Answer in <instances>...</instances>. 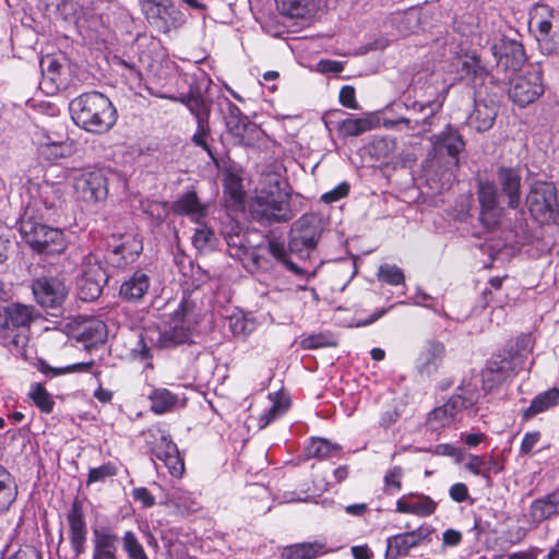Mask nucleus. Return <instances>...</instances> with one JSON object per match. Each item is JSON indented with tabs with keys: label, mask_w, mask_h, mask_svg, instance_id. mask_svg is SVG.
I'll return each mask as SVG.
<instances>
[{
	"label": "nucleus",
	"mask_w": 559,
	"mask_h": 559,
	"mask_svg": "<svg viewBox=\"0 0 559 559\" xmlns=\"http://www.w3.org/2000/svg\"><path fill=\"white\" fill-rule=\"evenodd\" d=\"M157 80L165 82L159 87L147 86L151 95L179 102L188 109L193 105H202L211 102L206 94L212 85V79L202 69L197 68L193 72H179L177 68H166L157 73Z\"/></svg>",
	"instance_id": "obj_1"
},
{
	"label": "nucleus",
	"mask_w": 559,
	"mask_h": 559,
	"mask_svg": "<svg viewBox=\"0 0 559 559\" xmlns=\"http://www.w3.org/2000/svg\"><path fill=\"white\" fill-rule=\"evenodd\" d=\"M69 111L79 128L95 134L107 133L118 119L117 109L111 100L96 91L73 98L69 104Z\"/></svg>",
	"instance_id": "obj_2"
},
{
	"label": "nucleus",
	"mask_w": 559,
	"mask_h": 559,
	"mask_svg": "<svg viewBox=\"0 0 559 559\" xmlns=\"http://www.w3.org/2000/svg\"><path fill=\"white\" fill-rule=\"evenodd\" d=\"M319 237L320 228L316 217L311 214H305L294 224L288 249L283 241L271 238L267 240V250L288 271L298 277H302L306 272L290 260V253L298 252L301 255L306 251L308 254L309 251L316 248Z\"/></svg>",
	"instance_id": "obj_3"
},
{
	"label": "nucleus",
	"mask_w": 559,
	"mask_h": 559,
	"mask_svg": "<svg viewBox=\"0 0 559 559\" xmlns=\"http://www.w3.org/2000/svg\"><path fill=\"white\" fill-rule=\"evenodd\" d=\"M531 353L530 340L521 337L502 354L493 356L481 372L483 390L491 392L526 367Z\"/></svg>",
	"instance_id": "obj_4"
},
{
	"label": "nucleus",
	"mask_w": 559,
	"mask_h": 559,
	"mask_svg": "<svg viewBox=\"0 0 559 559\" xmlns=\"http://www.w3.org/2000/svg\"><path fill=\"white\" fill-rule=\"evenodd\" d=\"M44 219L33 216V210H24L20 217L19 230L22 239L37 253L60 254L67 248L64 233L43 223Z\"/></svg>",
	"instance_id": "obj_5"
},
{
	"label": "nucleus",
	"mask_w": 559,
	"mask_h": 559,
	"mask_svg": "<svg viewBox=\"0 0 559 559\" xmlns=\"http://www.w3.org/2000/svg\"><path fill=\"white\" fill-rule=\"evenodd\" d=\"M142 437L157 471L165 467L173 477L180 478L185 462L170 433L159 425L142 431Z\"/></svg>",
	"instance_id": "obj_6"
},
{
	"label": "nucleus",
	"mask_w": 559,
	"mask_h": 559,
	"mask_svg": "<svg viewBox=\"0 0 559 559\" xmlns=\"http://www.w3.org/2000/svg\"><path fill=\"white\" fill-rule=\"evenodd\" d=\"M281 182L274 179L267 187L262 188L251 204V214L263 225L287 223L295 216L288 194L283 191Z\"/></svg>",
	"instance_id": "obj_7"
},
{
	"label": "nucleus",
	"mask_w": 559,
	"mask_h": 559,
	"mask_svg": "<svg viewBox=\"0 0 559 559\" xmlns=\"http://www.w3.org/2000/svg\"><path fill=\"white\" fill-rule=\"evenodd\" d=\"M36 309L31 305L12 302L7 306L0 305V336L2 344L11 353L22 354L27 340L16 332L21 328H29L37 318Z\"/></svg>",
	"instance_id": "obj_8"
},
{
	"label": "nucleus",
	"mask_w": 559,
	"mask_h": 559,
	"mask_svg": "<svg viewBox=\"0 0 559 559\" xmlns=\"http://www.w3.org/2000/svg\"><path fill=\"white\" fill-rule=\"evenodd\" d=\"M480 393L477 383L463 382L456 392L441 406L435 407L428 415L427 426L432 431H439L451 426L464 409L474 406L479 400Z\"/></svg>",
	"instance_id": "obj_9"
},
{
	"label": "nucleus",
	"mask_w": 559,
	"mask_h": 559,
	"mask_svg": "<svg viewBox=\"0 0 559 559\" xmlns=\"http://www.w3.org/2000/svg\"><path fill=\"white\" fill-rule=\"evenodd\" d=\"M163 330L154 331L156 334V347L173 348L192 341V332L197 321L193 317L191 305L181 300L178 307L168 316Z\"/></svg>",
	"instance_id": "obj_10"
},
{
	"label": "nucleus",
	"mask_w": 559,
	"mask_h": 559,
	"mask_svg": "<svg viewBox=\"0 0 559 559\" xmlns=\"http://www.w3.org/2000/svg\"><path fill=\"white\" fill-rule=\"evenodd\" d=\"M528 25L539 51L545 56H558L559 13L547 4L537 3L530 11Z\"/></svg>",
	"instance_id": "obj_11"
},
{
	"label": "nucleus",
	"mask_w": 559,
	"mask_h": 559,
	"mask_svg": "<svg viewBox=\"0 0 559 559\" xmlns=\"http://www.w3.org/2000/svg\"><path fill=\"white\" fill-rule=\"evenodd\" d=\"M526 205L531 215L542 224L556 222L559 217L557 188L552 182L536 181L531 185L526 195Z\"/></svg>",
	"instance_id": "obj_12"
},
{
	"label": "nucleus",
	"mask_w": 559,
	"mask_h": 559,
	"mask_svg": "<svg viewBox=\"0 0 559 559\" xmlns=\"http://www.w3.org/2000/svg\"><path fill=\"white\" fill-rule=\"evenodd\" d=\"M545 92L540 62L531 64L527 71L510 81L508 96L510 100L525 108L537 100Z\"/></svg>",
	"instance_id": "obj_13"
},
{
	"label": "nucleus",
	"mask_w": 559,
	"mask_h": 559,
	"mask_svg": "<svg viewBox=\"0 0 559 559\" xmlns=\"http://www.w3.org/2000/svg\"><path fill=\"white\" fill-rule=\"evenodd\" d=\"M140 5L148 23L164 34L178 29L186 23V15L173 0H140Z\"/></svg>",
	"instance_id": "obj_14"
},
{
	"label": "nucleus",
	"mask_w": 559,
	"mask_h": 559,
	"mask_svg": "<svg viewBox=\"0 0 559 559\" xmlns=\"http://www.w3.org/2000/svg\"><path fill=\"white\" fill-rule=\"evenodd\" d=\"M445 97L447 90L444 88L442 92H438L432 99L427 98L406 104L411 116L401 118L397 122L405 123L412 129L419 127L418 133L430 131L436 122V115L443 107Z\"/></svg>",
	"instance_id": "obj_15"
},
{
	"label": "nucleus",
	"mask_w": 559,
	"mask_h": 559,
	"mask_svg": "<svg viewBox=\"0 0 559 559\" xmlns=\"http://www.w3.org/2000/svg\"><path fill=\"white\" fill-rule=\"evenodd\" d=\"M73 188L76 197L86 203L95 204L103 202L108 197L106 171L94 169L81 173L74 177Z\"/></svg>",
	"instance_id": "obj_16"
},
{
	"label": "nucleus",
	"mask_w": 559,
	"mask_h": 559,
	"mask_svg": "<svg viewBox=\"0 0 559 559\" xmlns=\"http://www.w3.org/2000/svg\"><path fill=\"white\" fill-rule=\"evenodd\" d=\"M490 50L496 59L497 69L504 72L514 73L521 70L527 60L522 43L504 36L495 41Z\"/></svg>",
	"instance_id": "obj_17"
},
{
	"label": "nucleus",
	"mask_w": 559,
	"mask_h": 559,
	"mask_svg": "<svg viewBox=\"0 0 559 559\" xmlns=\"http://www.w3.org/2000/svg\"><path fill=\"white\" fill-rule=\"evenodd\" d=\"M32 292L37 304L46 309H58L66 300L68 290L57 276H40L32 282Z\"/></svg>",
	"instance_id": "obj_18"
},
{
	"label": "nucleus",
	"mask_w": 559,
	"mask_h": 559,
	"mask_svg": "<svg viewBox=\"0 0 559 559\" xmlns=\"http://www.w3.org/2000/svg\"><path fill=\"white\" fill-rule=\"evenodd\" d=\"M62 193L59 186L44 182L37 189L24 210H33V216L40 219L50 218L62 206Z\"/></svg>",
	"instance_id": "obj_19"
},
{
	"label": "nucleus",
	"mask_w": 559,
	"mask_h": 559,
	"mask_svg": "<svg viewBox=\"0 0 559 559\" xmlns=\"http://www.w3.org/2000/svg\"><path fill=\"white\" fill-rule=\"evenodd\" d=\"M433 528L430 525H421L418 528L396 534L386 538L385 557L397 559L406 556L412 548H415L426 540H430Z\"/></svg>",
	"instance_id": "obj_20"
},
{
	"label": "nucleus",
	"mask_w": 559,
	"mask_h": 559,
	"mask_svg": "<svg viewBox=\"0 0 559 559\" xmlns=\"http://www.w3.org/2000/svg\"><path fill=\"white\" fill-rule=\"evenodd\" d=\"M477 195L481 209V222L488 227L497 225L502 213L499 202L500 193L497 185L488 180L480 181Z\"/></svg>",
	"instance_id": "obj_21"
},
{
	"label": "nucleus",
	"mask_w": 559,
	"mask_h": 559,
	"mask_svg": "<svg viewBox=\"0 0 559 559\" xmlns=\"http://www.w3.org/2000/svg\"><path fill=\"white\" fill-rule=\"evenodd\" d=\"M67 521L69 524V539L72 551L78 558L84 554L86 549L87 539V524L84 516L82 503L74 500L68 514Z\"/></svg>",
	"instance_id": "obj_22"
},
{
	"label": "nucleus",
	"mask_w": 559,
	"mask_h": 559,
	"mask_svg": "<svg viewBox=\"0 0 559 559\" xmlns=\"http://www.w3.org/2000/svg\"><path fill=\"white\" fill-rule=\"evenodd\" d=\"M497 181L501 194L508 200V206L512 210L520 207L522 202V175L515 167L500 166L497 170Z\"/></svg>",
	"instance_id": "obj_23"
},
{
	"label": "nucleus",
	"mask_w": 559,
	"mask_h": 559,
	"mask_svg": "<svg viewBox=\"0 0 559 559\" xmlns=\"http://www.w3.org/2000/svg\"><path fill=\"white\" fill-rule=\"evenodd\" d=\"M431 142L436 154H447L454 159L455 166H459V155L465 150V141L457 128L447 124L441 132L431 138Z\"/></svg>",
	"instance_id": "obj_24"
},
{
	"label": "nucleus",
	"mask_w": 559,
	"mask_h": 559,
	"mask_svg": "<svg viewBox=\"0 0 559 559\" xmlns=\"http://www.w3.org/2000/svg\"><path fill=\"white\" fill-rule=\"evenodd\" d=\"M223 235L227 245V252L231 258L242 260L249 257L257 266H261L260 257L255 254L254 246L238 225L230 226V229L224 230Z\"/></svg>",
	"instance_id": "obj_25"
},
{
	"label": "nucleus",
	"mask_w": 559,
	"mask_h": 559,
	"mask_svg": "<svg viewBox=\"0 0 559 559\" xmlns=\"http://www.w3.org/2000/svg\"><path fill=\"white\" fill-rule=\"evenodd\" d=\"M559 515V487L532 501L527 512V521L538 526L545 521Z\"/></svg>",
	"instance_id": "obj_26"
},
{
	"label": "nucleus",
	"mask_w": 559,
	"mask_h": 559,
	"mask_svg": "<svg viewBox=\"0 0 559 559\" xmlns=\"http://www.w3.org/2000/svg\"><path fill=\"white\" fill-rule=\"evenodd\" d=\"M445 356V347L442 342L428 340L416 360V368L421 376L431 377L441 366Z\"/></svg>",
	"instance_id": "obj_27"
},
{
	"label": "nucleus",
	"mask_w": 559,
	"mask_h": 559,
	"mask_svg": "<svg viewBox=\"0 0 559 559\" xmlns=\"http://www.w3.org/2000/svg\"><path fill=\"white\" fill-rule=\"evenodd\" d=\"M176 215L187 216L191 222L200 224L209 213L207 204L200 201L194 190L181 193L171 204Z\"/></svg>",
	"instance_id": "obj_28"
},
{
	"label": "nucleus",
	"mask_w": 559,
	"mask_h": 559,
	"mask_svg": "<svg viewBox=\"0 0 559 559\" xmlns=\"http://www.w3.org/2000/svg\"><path fill=\"white\" fill-rule=\"evenodd\" d=\"M151 287V277L143 270L134 271L126 278L119 289V296L128 302H139Z\"/></svg>",
	"instance_id": "obj_29"
},
{
	"label": "nucleus",
	"mask_w": 559,
	"mask_h": 559,
	"mask_svg": "<svg viewBox=\"0 0 559 559\" xmlns=\"http://www.w3.org/2000/svg\"><path fill=\"white\" fill-rule=\"evenodd\" d=\"M437 506V502L429 496L411 492L397 499L396 511L418 516H429L435 513Z\"/></svg>",
	"instance_id": "obj_30"
},
{
	"label": "nucleus",
	"mask_w": 559,
	"mask_h": 559,
	"mask_svg": "<svg viewBox=\"0 0 559 559\" xmlns=\"http://www.w3.org/2000/svg\"><path fill=\"white\" fill-rule=\"evenodd\" d=\"M211 104L212 102H207L200 106L193 105V108L189 109L191 115L197 120V130L192 135V142L202 147L212 158L214 157L213 152L207 143V138L210 135V115H211Z\"/></svg>",
	"instance_id": "obj_31"
},
{
	"label": "nucleus",
	"mask_w": 559,
	"mask_h": 559,
	"mask_svg": "<svg viewBox=\"0 0 559 559\" xmlns=\"http://www.w3.org/2000/svg\"><path fill=\"white\" fill-rule=\"evenodd\" d=\"M118 542V535L110 528H94L92 559H117Z\"/></svg>",
	"instance_id": "obj_32"
},
{
	"label": "nucleus",
	"mask_w": 559,
	"mask_h": 559,
	"mask_svg": "<svg viewBox=\"0 0 559 559\" xmlns=\"http://www.w3.org/2000/svg\"><path fill=\"white\" fill-rule=\"evenodd\" d=\"M143 250L142 242L128 237L122 243L109 250L105 255L108 263L115 267H123L134 262Z\"/></svg>",
	"instance_id": "obj_33"
},
{
	"label": "nucleus",
	"mask_w": 559,
	"mask_h": 559,
	"mask_svg": "<svg viewBox=\"0 0 559 559\" xmlns=\"http://www.w3.org/2000/svg\"><path fill=\"white\" fill-rule=\"evenodd\" d=\"M75 337L79 342L83 343L87 349L97 347L105 343L107 338L106 324L96 319L87 320L78 326Z\"/></svg>",
	"instance_id": "obj_34"
},
{
	"label": "nucleus",
	"mask_w": 559,
	"mask_h": 559,
	"mask_svg": "<svg viewBox=\"0 0 559 559\" xmlns=\"http://www.w3.org/2000/svg\"><path fill=\"white\" fill-rule=\"evenodd\" d=\"M497 110L484 102L475 100L474 109L466 118V124L477 132L489 130L495 122Z\"/></svg>",
	"instance_id": "obj_35"
},
{
	"label": "nucleus",
	"mask_w": 559,
	"mask_h": 559,
	"mask_svg": "<svg viewBox=\"0 0 559 559\" xmlns=\"http://www.w3.org/2000/svg\"><path fill=\"white\" fill-rule=\"evenodd\" d=\"M559 404V389H550L537 394L531 402L530 406L523 411L522 419L528 420L538 414L547 412L548 409Z\"/></svg>",
	"instance_id": "obj_36"
},
{
	"label": "nucleus",
	"mask_w": 559,
	"mask_h": 559,
	"mask_svg": "<svg viewBox=\"0 0 559 559\" xmlns=\"http://www.w3.org/2000/svg\"><path fill=\"white\" fill-rule=\"evenodd\" d=\"M456 68L463 78L473 82L477 80L483 81L489 74L480 57L475 52L459 57Z\"/></svg>",
	"instance_id": "obj_37"
},
{
	"label": "nucleus",
	"mask_w": 559,
	"mask_h": 559,
	"mask_svg": "<svg viewBox=\"0 0 559 559\" xmlns=\"http://www.w3.org/2000/svg\"><path fill=\"white\" fill-rule=\"evenodd\" d=\"M17 498V486L14 477L0 465V515L5 514Z\"/></svg>",
	"instance_id": "obj_38"
},
{
	"label": "nucleus",
	"mask_w": 559,
	"mask_h": 559,
	"mask_svg": "<svg viewBox=\"0 0 559 559\" xmlns=\"http://www.w3.org/2000/svg\"><path fill=\"white\" fill-rule=\"evenodd\" d=\"M277 9L289 17H306L317 11L320 0H275Z\"/></svg>",
	"instance_id": "obj_39"
},
{
	"label": "nucleus",
	"mask_w": 559,
	"mask_h": 559,
	"mask_svg": "<svg viewBox=\"0 0 559 559\" xmlns=\"http://www.w3.org/2000/svg\"><path fill=\"white\" fill-rule=\"evenodd\" d=\"M343 453L342 445L333 443L324 438H311L306 447V454L308 457L316 459H341Z\"/></svg>",
	"instance_id": "obj_40"
},
{
	"label": "nucleus",
	"mask_w": 559,
	"mask_h": 559,
	"mask_svg": "<svg viewBox=\"0 0 559 559\" xmlns=\"http://www.w3.org/2000/svg\"><path fill=\"white\" fill-rule=\"evenodd\" d=\"M326 554L325 544L320 542L300 543L286 547L282 559H314Z\"/></svg>",
	"instance_id": "obj_41"
},
{
	"label": "nucleus",
	"mask_w": 559,
	"mask_h": 559,
	"mask_svg": "<svg viewBox=\"0 0 559 559\" xmlns=\"http://www.w3.org/2000/svg\"><path fill=\"white\" fill-rule=\"evenodd\" d=\"M151 409L155 414H165L173 411L179 402V396L166 388H156L148 394Z\"/></svg>",
	"instance_id": "obj_42"
},
{
	"label": "nucleus",
	"mask_w": 559,
	"mask_h": 559,
	"mask_svg": "<svg viewBox=\"0 0 559 559\" xmlns=\"http://www.w3.org/2000/svg\"><path fill=\"white\" fill-rule=\"evenodd\" d=\"M27 396L33 402V404L40 411V413H52L56 403L52 394L47 391L44 383H31Z\"/></svg>",
	"instance_id": "obj_43"
},
{
	"label": "nucleus",
	"mask_w": 559,
	"mask_h": 559,
	"mask_svg": "<svg viewBox=\"0 0 559 559\" xmlns=\"http://www.w3.org/2000/svg\"><path fill=\"white\" fill-rule=\"evenodd\" d=\"M107 283V278L99 277H78V290L79 297L84 301H92L97 299L104 285Z\"/></svg>",
	"instance_id": "obj_44"
},
{
	"label": "nucleus",
	"mask_w": 559,
	"mask_h": 559,
	"mask_svg": "<svg viewBox=\"0 0 559 559\" xmlns=\"http://www.w3.org/2000/svg\"><path fill=\"white\" fill-rule=\"evenodd\" d=\"M78 277H99L108 278L103 266L102 257L98 253L90 252L82 258L79 265Z\"/></svg>",
	"instance_id": "obj_45"
},
{
	"label": "nucleus",
	"mask_w": 559,
	"mask_h": 559,
	"mask_svg": "<svg viewBox=\"0 0 559 559\" xmlns=\"http://www.w3.org/2000/svg\"><path fill=\"white\" fill-rule=\"evenodd\" d=\"M94 362H79L73 365H68L66 367L55 368L49 366L45 360L37 359V361L34 364V366L37 368L38 371H40L43 374H45L47 378L52 379L61 374L70 373V372H76V371H88L93 367Z\"/></svg>",
	"instance_id": "obj_46"
},
{
	"label": "nucleus",
	"mask_w": 559,
	"mask_h": 559,
	"mask_svg": "<svg viewBox=\"0 0 559 559\" xmlns=\"http://www.w3.org/2000/svg\"><path fill=\"white\" fill-rule=\"evenodd\" d=\"M38 152L45 159L55 162L67 155V145L63 141L52 140L49 135H45V140L38 145Z\"/></svg>",
	"instance_id": "obj_47"
},
{
	"label": "nucleus",
	"mask_w": 559,
	"mask_h": 559,
	"mask_svg": "<svg viewBox=\"0 0 559 559\" xmlns=\"http://www.w3.org/2000/svg\"><path fill=\"white\" fill-rule=\"evenodd\" d=\"M289 408V401L277 399L272 402L271 406L264 411L259 417V428L264 429L276 418L283 416Z\"/></svg>",
	"instance_id": "obj_48"
},
{
	"label": "nucleus",
	"mask_w": 559,
	"mask_h": 559,
	"mask_svg": "<svg viewBox=\"0 0 559 559\" xmlns=\"http://www.w3.org/2000/svg\"><path fill=\"white\" fill-rule=\"evenodd\" d=\"M337 345L335 336L330 332L309 334L302 337L300 346L304 349H318L322 347H334Z\"/></svg>",
	"instance_id": "obj_49"
},
{
	"label": "nucleus",
	"mask_w": 559,
	"mask_h": 559,
	"mask_svg": "<svg viewBox=\"0 0 559 559\" xmlns=\"http://www.w3.org/2000/svg\"><path fill=\"white\" fill-rule=\"evenodd\" d=\"M121 540L123 551L129 559H148L142 544L132 531L124 532Z\"/></svg>",
	"instance_id": "obj_50"
},
{
	"label": "nucleus",
	"mask_w": 559,
	"mask_h": 559,
	"mask_svg": "<svg viewBox=\"0 0 559 559\" xmlns=\"http://www.w3.org/2000/svg\"><path fill=\"white\" fill-rule=\"evenodd\" d=\"M378 278L379 281L392 286L404 285L405 283L403 270L395 264L389 263H384L379 266Z\"/></svg>",
	"instance_id": "obj_51"
},
{
	"label": "nucleus",
	"mask_w": 559,
	"mask_h": 559,
	"mask_svg": "<svg viewBox=\"0 0 559 559\" xmlns=\"http://www.w3.org/2000/svg\"><path fill=\"white\" fill-rule=\"evenodd\" d=\"M371 129V122L364 118H348L341 122L340 132L344 136H357Z\"/></svg>",
	"instance_id": "obj_52"
},
{
	"label": "nucleus",
	"mask_w": 559,
	"mask_h": 559,
	"mask_svg": "<svg viewBox=\"0 0 559 559\" xmlns=\"http://www.w3.org/2000/svg\"><path fill=\"white\" fill-rule=\"evenodd\" d=\"M399 304L400 305H414V306H419V307H424L427 309H431L438 316L448 318L447 312H444L443 310H441L438 307V302H437L436 298L432 297L431 295L425 293L420 288L416 289V294L412 298L411 301H400Z\"/></svg>",
	"instance_id": "obj_53"
},
{
	"label": "nucleus",
	"mask_w": 559,
	"mask_h": 559,
	"mask_svg": "<svg viewBox=\"0 0 559 559\" xmlns=\"http://www.w3.org/2000/svg\"><path fill=\"white\" fill-rule=\"evenodd\" d=\"M152 345L156 346V334H154V331H145V333L140 335V338L132 352L140 360H150L152 358Z\"/></svg>",
	"instance_id": "obj_54"
},
{
	"label": "nucleus",
	"mask_w": 559,
	"mask_h": 559,
	"mask_svg": "<svg viewBox=\"0 0 559 559\" xmlns=\"http://www.w3.org/2000/svg\"><path fill=\"white\" fill-rule=\"evenodd\" d=\"M216 237L214 231L205 225L197 228L192 237L193 246L200 250L205 251L214 248Z\"/></svg>",
	"instance_id": "obj_55"
},
{
	"label": "nucleus",
	"mask_w": 559,
	"mask_h": 559,
	"mask_svg": "<svg viewBox=\"0 0 559 559\" xmlns=\"http://www.w3.org/2000/svg\"><path fill=\"white\" fill-rule=\"evenodd\" d=\"M118 468L115 463L107 462L98 467H91L88 469L86 484L91 485L94 483L105 481L107 478L116 476Z\"/></svg>",
	"instance_id": "obj_56"
},
{
	"label": "nucleus",
	"mask_w": 559,
	"mask_h": 559,
	"mask_svg": "<svg viewBox=\"0 0 559 559\" xmlns=\"http://www.w3.org/2000/svg\"><path fill=\"white\" fill-rule=\"evenodd\" d=\"M114 64L120 69V73L131 84L141 82V71L138 69L134 62L127 61L122 58H115Z\"/></svg>",
	"instance_id": "obj_57"
},
{
	"label": "nucleus",
	"mask_w": 559,
	"mask_h": 559,
	"mask_svg": "<svg viewBox=\"0 0 559 559\" xmlns=\"http://www.w3.org/2000/svg\"><path fill=\"white\" fill-rule=\"evenodd\" d=\"M504 277H491L488 282L489 287H486L483 290V300L484 306H489L491 302H496L498 306H502V300L497 298V296L493 294L495 292H499L502 287V283Z\"/></svg>",
	"instance_id": "obj_58"
},
{
	"label": "nucleus",
	"mask_w": 559,
	"mask_h": 559,
	"mask_svg": "<svg viewBox=\"0 0 559 559\" xmlns=\"http://www.w3.org/2000/svg\"><path fill=\"white\" fill-rule=\"evenodd\" d=\"M404 472L401 466H393L386 471L383 481L389 492L399 491L402 488V478Z\"/></svg>",
	"instance_id": "obj_59"
},
{
	"label": "nucleus",
	"mask_w": 559,
	"mask_h": 559,
	"mask_svg": "<svg viewBox=\"0 0 559 559\" xmlns=\"http://www.w3.org/2000/svg\"><path fill=\"white\" fill-rule=\"evenodd\" d=\"M468 462L465 464V468L468 469L473 475L481 476L483 478L490 480V475L485 468L486 461L485 456L467 454Z\"/></svg>",
	"instance_id": "obj_60"
},
{
	"label": "nucleus",
	"mask_w": 559,
	"mask_h": 559,
	"mask_svg": "<svg viewBox=\"0 0 559 559\" xmlns=\"http://www.w3.org/2000/svg\"><path fill=\"white\" fill-rule=\"evenodd\" d=\"M449 496L450 498L457 503L465 502L467 500H471V503H473V499L469 497V491L467 486L464 483H455L449 488Z\"/></svg>",
	"instance_id": "obj_61"
},
{
	"label": "nucleus",
	"mask_w": 559,
	"mask_h": 559,
	"mask_svg": "<svg viewBox=\"0 0 559 559\" xmlns=\"http://www.w3.org/2000/svg\"><path fill=\"white\" fill-rule=\"evenodd\" d=\"M349 192V185L346 181L341 182L334 189L322 195V201L325 203H333L346 197Z\"/></svg>",
	"instance_id": "obj_62"
},
{
	"label": "nucleus",
	"mask_w": 559,
	"mask_h": 559,
	"mask_svg": "<svg viewBox=\"0 0 559 559\" xmlns=\"http://www.w3.org/2000/svg\"><path fill=\"white\" fill-rule=\"evenodd\" d=\"M540 437L542 435L539 431H528L524 433L520 445V452L522 454H530L533 448L539 442Z\"/></svg>",
	"instance_id": "obj_63"
},
{
	"label": "nucleus",
	"mask_w": 559,
	"mask_h": 559,
	"mask_svg": "<svg viewBox=\"0 0 559 559\" xmlns=\"http://www.w3.org/2000/svg\"><path fill=\"white\" fill-rule=\"evenodd\" d=\"M0 559H43L41 554L32 546H26L24 548H20L13 555L8 558L2 552Z\"/></svg>",
	"instance_id": "obj_64"
}]
</instances>
